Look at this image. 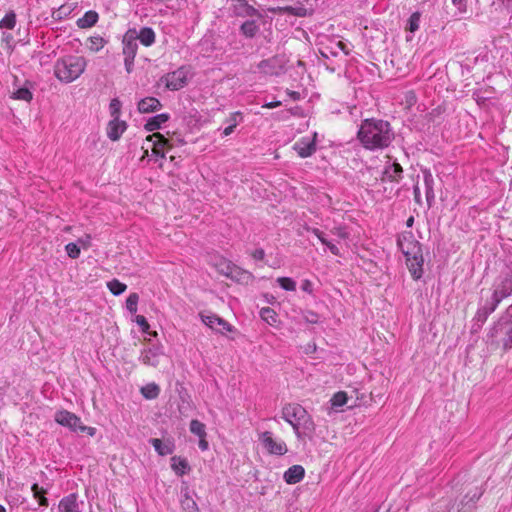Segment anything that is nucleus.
<instances>
[{
  "label": "nucleus",
  "instance_id": "f257e3e1",
  "mask_svg": "<svg viewBox=\"0 0 512 512\" xmlns=\"http://www.w3.org/2000/svg\"><path fill=\"white\" fill-rule=\"evenodd\" d=\"M357 136L363 147L369 150L388 147L393 139L389 123L373 119L362 122Z\"/></svg>",
  "mask_w": 512,
  "mask_h": 512
},
{
  "label": "nucleus",
  "instance_id": "f03ea898",
  "mask_svg": "<svg viewBox=\"0 0 512 512\" xmlns=\"http://www.w3.org/2000/svg\"><path fill=\"white\" fill-rule=\"evenodd\" d=\"M398 246L406 257V265L414 280H418L423 275V254L421 244L414 239L411 232L403 233L398 238Z\"/></svg>",
  "mask_w": 512,
  "mask_h": 512
},
{
  "label": "nucleus",
  "instance_id": "7ed1b4c3",
  "mask_svg": "<svg viewBox=\"0 0 512 512\" xmlns=\"http://www.w3.org/2000/svg\"><path fill=\"white\" fill-rule=\"evenodd\" d=\"M86 67L87 61L84 57L68 55L56 61L54 75L63 83H71L84 73Z\"/></svg>",
  "mask_w": 512,
  "mask_h": 512
},
{
  "label": "nucleus",
  "instance_id": "20e7f679",
  "mask_svg": "<svg viewBox=\"0 0 512 512\" xmlns=\"http://www.w3.org/2000/svg\"><path fill=\"white\" fill-rule=\"evenodd\" d=\"M306 410L299 404L289 403L282 408V418L289 423L297 438L302 439L301 424L305 419Z\"/></svg>",
  "mask_w": 512,
  "mask_h": 512
},
{
  "label": "nucleus",
  "instance_id": "39448f33",
  "mask_svg": "<svg viewBox=\"0 0 512 512\" xmlns=\"http://www.w3.org/2000/svg\"><path fill=\"white\" fill-rule=\"evenodd\" d=\"M54 419L58 424L69 428L73 432H86L90 436H94L96 433V429L94 427L83 425L78 416L67 410L58 411L55 414Z\"/></svg>",
  "mask_w": 512,
  "mask_h": 512
},
{
  "label": "nucleus",
  "instance_id": "423d86ee",
  "mask_svg": "<svg viewBox=\"0 0 512 512\" xmlns=\"http://www.w3.org/2000/svg\"><path fill=\"white\" fill-rule=\"evenodd\" d=\"M191 71L189 66H181L173 72L165 74L161 81L170 91H178L184 88L189 81Z\"/></svg>",
  "mask_w": 512,
  "mask_h": 512
},
{
  "label": "nucleus",
  "instance_id": "0eeeda50",
  "mask_svg": "<svg viewBox=\"0 0 512 512\" xmlns=\"http://www.w3.org/2000/svg\"><path fill=\"white\" fill-rule=\"evenodd\" d=\"M137 50L138 44L136 41V36H134L133 33H129L127 31L123 37V54L125 56V68L128 73H131L133 70L134 59L136 57Z\"/></svg>",
  "mask_w": 512,
  "mask_h": 512
},
{
  "label": "nucleus",
  "instance_id": "6e6552de",
  "mask_svg": "<svg viewBox=\"0 0 512 512\" xmlns=\"http://www.w3.org/2000/svg\"><path fill=\"white\" fill-rule=\"evenodd\" d=\"M259 440L269 454L284 455L288 451L285 442L274 439L272 433L269 431L261 433Z\"/></svg>",
  "mask_w": 512,
  "mask_h": 512
},
{
  "label": "nucleus",
  "instance_id": "1a4fd4ad",
  "mask_svg": "<svg viewBox=\"0 0 512 512\" xmlns=\"http://www.w3.org/2000/svg\"><path fill=\"white\" fill-rule=\"evenodd\" d=\"M512 294V276L508 275L504 277L498 286L495 288L492 295V303L489 307V312L495 310L497 305L502 301V299L508 297Z\"/></svg>",
  "mask_w": 512,
  "mask_h": 512
},
{
  "label": "nucleus",
  "instance_id": "9d476101",
  "mask_svg": "<svg viewBox=\"0 0 512 512\" xmlns=\"http://www.w3.org/2000/svg\"><path fill=\"white\" fill-rule=\"evenodd\" d=\"M146 140L153 141L152 153L158 157L164 158L172 149L171 142L159 132L147 136Z\"/></svg>",
  "mask_w": 512,
  "mask_h": 512
},
{
  "label": "nucleus",
  "instance_id": "9b49d317",
  "mask_svg": "<svg viewBox=\"0 0 512 512\" xmlns=\"http://www.w3.org/2000/svg\"><path fill=\"white\" fill-rule=\"evenodd\" d=\"M127 127L126 121L121 120L120 118L111 119L106 128L107 137L111 141H118L122 134L127 130Z\"/></svg>",
  "mask_w": 512,
  "mask_h": 512
},
{
  "label": "nucleus",
  "instance_id": "f8f14e48",
  "mask_svg": "<svg viewBox=\"0 0 512 512\" xmlns=\"http://www.w3.org/2000/svg\"><path fill=\"white\" fill-rule=\"evenodd\" d=\"M293 148L301 158L309 157L316 151L315 138L303 137L295 142Z\"/></svg>",
  "mask_w": 512,
  "mask_h": 512
},
{
  "label": "nucleus",
  "instance_id": "ddd939ff",
  "mask_svg": "<svg viewBox=\"0 0 512 512\" xmlns=\"http://www.w3.org/2000/svg\"><path fill=\"white\" fill-rule=\"evenodd\" d=\"M162 356L163 351L161 348L149 347L141 352L140 361L145 365L157 367Z\"/></svg>",
  "mask_w": 512,
  "mask_h": 512
},
{
  "label": "nucleus",
  "instance_id": "4468645a",
  "mask_svg": "<svg viewBox=\"0 0 512 512\" xmlns=\"http://www.w3.org/2000/svg\"><path fill=\"white\" fill-rule=\"evenodd\" d=\"M234 11L237 16L240 17H251V18H262V14L250 5L247 0H240L234 5Z\"/></svg>",
  "mask_w": 512,
  "mask_h": 512
},
{
  "label": "nucleus",
  "instance_id": "2eb2a0df",
  "mask_svg": "<svg viewBox=\"0 0 512 512\" xmlns=\"http://www.w3.org/2000/svg\"><path fill=\"white\" fill-rule=\"evenodd\" d=\"M227 278L240 283V284H249L253 281L254 276L251 272L244 270L235 264H233L231 270L229 271Z\"/></svg>",
  "mask_w": 512,
  "mask_h": 512
},
{
  "label": "nucleus",
  "instance_id": "dca6fc26",
  "mask_svg": "<svg viewBox=\"0 0 512 512\" xmlns=\"http://www.w3.org/2000/svg\"><path fill=\"white\" fill-rule=\"evenodd\" d=\"M129 33H133L136 36V41L139 40L140 43L145 47H150L154 44L156 35L152 28L143 27L137 32L135 29H129Z\"/></svg>",
  "mask_w": 512,
  "mask_h": 512
},
{
  "label": "nucleus",
  "instance_id": "f3484780",
  "mask_svg": "<svg viewBox=\"0 0 512 512\" xmlns=\"http://www.w3.org/2000/svg\"><path fill=\"white\" fill-rule=\"evenodd\" d=\"M149 443L154 447L155 451L160 456L170 455L174 452L175 449L174 443L169 439L163 441L158 438H151Z\"/></svg>",
  "mask_w": 512,
  "mask_h": 512
},
{
  "label": "nucleus",
  "instance_id": "a211bd4d",
  "mask_svg": "<svg viewBox=\"0 0 512 512\" xmlns=\"http://www.w3.org/2000/svg\"><path fill=\"white\" fill-rule=\"evenodd\" d=\"M210 264L217 270L219 274L225 277H227L233 266V263L230 260L219 255L211 257Z\"/></svg>",
  "mask_w": 512,
  "mask_h": 512
},
{
  "label": "nucleus",
  "instance_id": "6ab92c4d",
  "mask_svg": "<svg viewBox=\"0 0 512 512\" xmlns=\"http://www.w3.org/2000/svg\"><path fill=\"white\" fill-rule=\"evenodd\" d=\"M305 475V470L301 465H293L284 473V480L288 484H296L300 482Z\"/></svg>",
  "mask_w": 512,
  "mask_h": 512
},
{
  "label": "nucleus",
  "instance_id": "aec40b11",
  "mask_svg": "<svg viewBox=\"0 0 512 512\" xmlns=\"http://www.w3.org/2000/svg\"><path fill=\"white\" fill-rule=\"evenodd\" d=\"M162 107L161 102L155 97H146L139 101L138 111L140 113H151Z\"/></svg>",
  "mask_w": 512,
  "mask_h": 512
},
{
  "label": "nucleus",
  "instance_id": "412c9836",
  "mask_svg": "<svg viewBox=\"0 0 512 512\" xmlns=\"http://www.w3.org/2000/svg\"><path fill=\"white\" fill-rule=\"evenodd\" d=\"M59 512H80L76 494H70L61 499Z\"/></svg>",
  "mask_w": 512,
  "mask_h": 512
},
{
  "label": "nucleus",
  "instance_id": "4be33fe9",
  "mask_svg": "<svg viewBox=\"0 0 512 512\" xmlns=\"http://www.w3.org/2000/svg\"><path fill=\"white\" fill-rule=\"evenodd\" d=\"M207 324V322H205ZM208 327L220 334L227 335L230 338H234L233 335L229 334H235L236 331L234 327L230 324V322H209Z\"/></svg>",
  "mask_w": 512,
  "mask_h": 512
},
{
  "label": "nucleus",
  "instance_id": "5701e85b",
  "mask_svg": "<svg viewBox=\"0 0 512 512\" xmlns=\"http://www.w3.org/2000/svg\"><path fill=\"white\" fill-rule=\"evenodd\" d=\"M170 116L167 113L158 114L150 118L144 125L145 130L152 132L161 127L162 124L169 120Z\"/></svg>",
  "mask_w": 512,
  "mask_h": 512
},
{
  "label": "nucleus",
  "instance_id": "b1692460",
  "mask_svg": "<svg viewBox=\"0 0 512 512\" xmlns=\"http://www.w3.org/2000/svg\"><path fill=\"white\" fill-rule=\"evenodd\" d=\"M182 508L188 512H197L198 506L195 500L191 497L189 489L186 487L182 489V499H181Z\"/></svg>",
  "mask_w": 512,
  "mask_h": 512
},
{
  "label": "nucleus",
  "instance_id": "393cba45",
  "mask_svg": "<svg viewBox=\"0 0 512 512\" xmlns=\"http://www.w3.org/2000/svg\"><path fill=\"white\" fill-rule=\"evenodd\" d=\"M98 21V14L95 11H87L83 17L77 20L79 28H90L94 26Z\"/></svg>",
  "mask_w": 512,
  "mask_h": 512
},
{
  "label": "nucleus",
  "instance_id": "a878e982",
  "mask_svg": "<svg viewBox=\"0 0 512 512\" xmlns=\"http://www.w3.org/2000/svg\"><path fill=\"white\" fill-rule=\"evenodd\" d=\"M171 468L177 475L182 476L189 470V465L185 459L173 456L171 458Z\"/></svg>",
  "mask_w": 512,
  "mask_h": 512
},
{
  "label": "nucleus",
  "instance_id": "bb28decb",
  "mask_svg": "<svg viewBox=\"0 0 512 512\" xmlns=\"http://www.w3.org/2000/svg\"><path fill=\"white\" fill-rule=\"evenodd\" d=\"M240 31L245 37L253 38L259 31V26L254 20H248L241 25Z\"/></svg>",
  "mask_w": 512,
  "mask_h": 512
},
{
  "label": "nucleus",
  "instance_id": "cd10ccee",
  "mask_svg": "<svg viewBox=\"0 0 512 512\" xmlns=\"http://www.w3.org/2000/svg\"><path fill=\"white\" fill-rule=\"evenodd\" d=\"M403 169L399 163H392L385 169L386 176L391 181H399L402 177Z\"/></svg>",
  "mask_w": 512,
  "mask_h": 512
},
{
  "label": "nucleus",
  "instance_id": "c85d7f7f",
  "mask_svg": "<svg viewBox=\"0 0 512 512\" xmlns=\"http://www.w3.org/2000/svg\"><path fill=\"white\" fill-rule=\"evenodd\" d=\"M106 44V41L103 37L101 36H92L90 38L87 39V42H86V47L91 51V52H98L100 51Z\"/></svg>",
  "mask_w": 512,
  "mask_h": 512
},
{
  "label": "nucleus",
  "instance_id": "c756f323",
  "mask_svg": "<svg viewBox=\"0 0 512 512\" xmlns=\"http://www.w3.org/2000/svg\"><path fill=\"white\" fill-rule=\"evenodd\" d=\"M160 388L155 383H149L141 388V394L144 398L152 400L159 396Z\"/></svg>",
  "mask_w": 512,
  "mask_h": 512
},
{
  "label": "nucleus",
  "instance_id": "7c9ffc66",
  "mask_svg": "<svg viewBox=\"0 0 512 512\" xmlns=\"http://www.w3.org/2000/svg\"><path fill=\"white\" fill-rule=\"evenodd\" d=\"M315 430V425L308 413L306 412L305 419L303 418L301 424L302 439L305 437H311Z\"/></svg>",
  "mask_w": 512,
  "mask_h": 512
},
{
  "label": "nucleus",
  "instance_id": "2f4dec72",
  "mask_svg": "<svg viewBox=\"0 0 512 512\" xmlns=\"http://www.w3.org/2000/svg\"><path fill=\"white\" fill-rule=\"evenodd\" d=\"M33 492V496L38 499L39 504L41 506L47 507L49 505L48 499L44 496L46 494V490L42 487H39L38 484H33L31 487Z\"/></svg>",
  "mask_w": 512,
  "mask_h": 512
},
{
  "label": "nucleus",
  "instance_id": "473e14b6",
  "mask_svg": "<svg viewBox=\"0 0 512 512\" xmlns=\"http://www.w3.org/2000/svg\"><path fill=\"white\" fill-rule=\"evenodd\" d=\"M16 25V14L13 11L7 13L0 21L1 29L12 30Z\"/></svg>",
  "mask_w": 512,
  "mask_h": 512
},
{
  "label": "nucleus",
  "instance_id": "72a5a7b5",
  "mask_svg": "<svg viewBox=\"0 0 512 512\" xmlns=\"http://www.w3.org/2000/svg\"><path fill=\"white\" fill-rule=\"evenodd\" d=\"M107 287L109 289V291L113 294V295H120L122 294L123 292L126 291L127 289V285L120 282L119 280L117 279H113L111 281H109L107 283Z\"/></svg>",
  "mask_w": 512,
  "mask_h": 512
},
{
  "label": "nucleus",
  "instance_id": "f704fd0d",
  "mask_svg": "<svg viewBox=\"0 0 512 512\" xmlns=\"http://www.w3.org/2000/svg\"><path fill=\"white\" fill-rule=\"evenodd\" d=\"M348 403V396L346 392L340 391L333 395L331 398V405L334 408L342 407Z\"/></svg>",
  "mask_w": 512,
  "mask_h": 512
},
{
  "label": "nucleus",
  "instance_id": "c9c22d12",
  "mask_svg": "<svg viewBox=\"0 0 512 512\" xmlns=\"http://www.w3.org/2000/svg\"><path fill=\"white\" fill-rule=\"evenodd\" d=\"M190 431L199 438L206 437L205 425L198 420H192L190 422Z\"/></svg>",
  "mask_w": 512,
  "mask_h": 512
},
{
  "label": "nucleus",
  "instance_id": "e433bc0d",
  "mask_svg": "<svg viewBox=\"0 0 512 512\" xmlns=\"http://www.w3.org/2000/svg\"><path fill=\"white\" fill-rule=\"evenodd\" d=\"M277 283L285 291H295L296 282L290 277H278Z\"/></svg>",
  "mask_w": 512,
  "mask_h": 512
},
{
  "label": "nucleus",
  "instance_id": "4c0bfd02",
  "mask_svg": "<svg viewBox=\"0 0 512 512\" xmlns=\"http://www.w3.org/2000/svg\"><path fill=\"white\" fill-rule=\"evenodd\" d=\"M283 12L297 17H304L307 15V9L303 6H283Z\"/></svg>",
  "mask_w": 512,
  "mask_h": 512
},
{
  "label": "nucleus",
  "instance_id": "58836bf2",
  "mask_svg": "<svg viewBox=\"0 0 512 512\" xmlns=\"http://www.w3.org/2000/svg\"><path fill=\"white\" fill-rule=\"evenodd\" d=\"M122 103L118 98H114L110 101L109 112L112 119L120 118Z\"/></svg>",
  "mask_w": 512,
  "mask_h": 512
},
{
  "label": "nucleus",
  "instance_id": "ea45409f",
  "mask_svg": "<svg viewBox=\"0 0 512 512\" xmlns=\"http://www.w3.org/2000/svg\"><path fill=\"white\" fill-rule=\"evenodd\" d=\"M420 17L421 15L419 12H414L408 20L406 29L412 33L417 31L419 29Z\"/></svg>",
  "mask_w": 512,
  "mask_h": 512
},
{
  "label": "nucleus",
  "instance_id": "a19ab883",
  "mask_svg": "<svg viewBox=\"0 0 512 512\" xmlns=\"http://www.w3.org/2000/svg\"><path fill=\"white\" fill-rule=\"evenodd\" d=\"M138 301H139V296L137 293H131L127 299H126V308L131 312V313H136L137 311V305H138Z\"/></svg>",
  "mask_w": 512,
  "mask_h": 512
},
{
  "label": "nucleus",
  "instance_id": "79ce46f5",
  "mask_svg": "<svg viewBox=\"0 0 512 512\" xmlns=\"http://www.w3.org/2000/svg\"><path fill=\"white\" fill-rule=\"evenodd\" d=\"M14 98L29 102L32 99V93L27 88H19L14 92Z\"/></svg>",
  "mask_w": 512,
  "mask_h": 512
},
{
  "label": "nucleus",
  "instance_id": "37998d69",
  "mask_svg": "<svg viewBox=\"0 0 512 512\" xmlns=\"http://www.w3.org/2000/svg\"><path fill=\"white\" fill-rule=\"evenodd\" d=\"M65 250L68 254V256L72 259H76L80 255V248L75 243H68L65 246Z\"/></svg>",
  "mask_w": 512,
  "mask_h": 512
},
{
  "label": "nucleus",
  "instance_id": "c03bdc74",
  "mask_svg": "<svg viewBox=\"0 0 512 512\" xmlns=\"http://www.w3.org/2000/svg\"><path fill=\"white\" fill-rule=\"evenodd\" d=\"M275 316H276V312L274 311V309H272L270 307H263L260 310L261 320L274 319Z\"/></svg>",
  "mask_w": 512,
  "mask_h": 512
},
{
  "label": "nucleus",
  "instance_id": "a18cd8bd",
  "mask_svg": "<svg viewBox=\"0 0 512 512\" xmlns=\"http://www.w3.org/2000/svg\"><path fill=\"white\" fill-rule=\"evenodd\" d=\"M331 233L333 235H336L337 237L341 238V239H347L349 237V233L348 231L346 230L345 227L343 226H338V227H334L332 230H331Z\"/></svg>",
  "mask_w": 512,
  "mask_h": 512
},
{
  "label": "nucleus",
  "instance_id": "49530a36",
  "mask_svg": "<svg viewBox=\"0 0 512 512\" xmlns=\"http://www.w3.org/2000/svg\"><path fill=\"white\" fill-rule=\"evenodd\" d=\"M321 243L325 245L333 255L340 256L341 253L339 248L331 241H329L327 238H325Z\"/></svg>",
  "mask_w": 512,
  "mask_h": 512
},
{
  "label": "nucleus",
  "instance_id": "de8ad7c7",
  "mask_svg": "<svg viewBox=\"0 0 512 512\" xmlns=\"http://www.w3.org/2000/svg\"><path fill=\"white\" fill-rule=\"evenodd\" d=\"M501 330H505L507 334V339L504 342L505 348H510L512 346V326L502 327Z\"/></svg>",
  "mask_w": 512,
  "mask_h": 512
},
{
  "label": "nucleus",
  "instance_id": "09e8293b",
  "mask_svg": "<svg viewBox=\"0 0 512 512\" xmlns=\"http://www.w3.org/2000/svg\"><path fill=\"white\" fill-rule=\"evenodd\" d=\"M301 290L307 294H312L314 291L313 283L309 279H304L301 283Z\"/></svg>",
  "mask_w": 512,
  "mask_h": 512
},
{
  "label": "nucleus",
  "instance_id": "8fccbe9b",
  "mask_svg": "<svg viewBox=\"0 0 512 512\" xmlns=\"http://www.w3.org/2000/svg\"><path fill=\"white\" fill-rule=\"evenodd\" d=\"M140 326V330L143 332V333H147L151 336H156L157 335V332L156 331H153V332H150V325H149V322H137Z\"/></svg>",
  "mask_w": 512,
  "mask_h": 512
},
{
  "label": "nucleus",
  "instance_id": "3c124183",
  "mask_svg": "<svg viewBox=\"0 0 512 512\" xmlns=\"http://www.w3.org/2000/svg\"><path fill=\"white\" fill-rule=\"evenodd\" d=\"M452 2L458 8L460 13H465L467 11V0H452Z\"/></svg>",
  "mask_w": 512,
  "mask_h": 512
},
{
  "label": "nucleus",
  "instance_id": "603ef678",
  "mask_svg": "<svg viewBox=\"0 0 512 512\" xmlns=\"http://www.w3.org/2000/svg\"><path fill=\"white\" fill-rule=\"evenodd\" d=\"M306 230L314 234L320 240V242H322L326 238L324 233L320 231L318 228L307 227Z\"/></svg>",
  "mask_w": 512,
  "mask_h": 512
},
{
  "label": "nucleus",
  "instance_id": "864d4df0",
  "mask_svg": "<svg viewBox=\"0 0 512 512\" xmlns=\"http://www.w3.org/2000/svg\"><path fill=\"white\" fill-rule=\"evenodd\" d=\"M252 256L256 260H263L265 257V252L263 249H257L253 252Z\"/></svg>",
  "mask_w": 512,
  "mask_h": 512
},
{
  "label": "nucleus",
  "instance_id": "5fc2aeb1",
  "mask_svg": "<svg viewBox=\"0 0 512 512\" xmlns=\"http://www.w3.org/2000/svg\"><path fill=\"white\" fill-rule=\"evenodd\" d=\"M281 104H282L281 101L268 102L263 105V108L272 109V108L279 107Z\"/></svg>",
  "mask_w": 512,
  "mask_h": 512
},
{
  "label": "nucleus",
  "instance_id": "6e6d98bb",
  "mask_svg": "<svg viewBox=\"0 0 512 512\" xmlns=\"http://www.w3.org/2000/svg\"><path fill=\"white\" fill-rule=\"evenodd\" d=\"M337 47L341 49L346 55L350 53L348 46L342 41L337 42Z\"/></svg>",
  "mask_w": 512,
  "mask_h": 512
},
{
  "label": "nucleus",
  "instance_id": "4d7b16f0",
  "mask_svg": "<svg viewBox=\"0 0 512 512\" xmlns=\"http://www.w3.org/2000/svg\"><path fill=\"white\" fill-rule=\"evenodd\" d=\"M236 125H237V123H236V122H234L233 124H231V125H229L228 127H226V128L224 129V131H223V134H224L225 136L230 135V134L234 131V129H235V127H236Z\"/></svg>",
  "mask_w": 512,
  "mask_h": 512
},
{
  "label": "nucleus",
  "instance_id": "13d9d810",
  "mask_svg": "<svg viewBox=\"0 0 512 512\" xmlns=\"http://www.w3.org/2000/svg\"><path fill=\"white\" fill-rule=\"evenodd\" d=\"M199 447H200V449H201L202 451L207 450V448H208V442L206 441V439H205V438H200V440H199Z\"/></svg>",
  "mask_w": 512,
  "mask_h": 512
},
{
  "label": "nucleus",
  "instance_id": "bf43d9fd",
  "mask_svg": "<svg viewBox=\"0 0 512 512\" xmlns=\"http://www.w3.org/2000/svg\"><path fill=\"white\" fill-rule=\"evenodd\" d=\"M269 11L272 12V13L285 14L283 12V7L270 8Z\"/></svg>",
  "mask_w": 512,
  "mask_h": 512
},
{
  "label": "nucleus",
  "instance_id": "052dcab7",
  "mask_svg": "<svg viewBox=\"0 0 512 512\" xmlns=\"http://www.w3.org/2000/svg\"><path fill=\"white\" fill-rule=\"evenodd\" d=\"M414 224V217L413 216H410L407 221H406V226L407 227H412V225Z\"/></svg>",
  "mask_w": 512,
  "mask_h": 512
},
{
  "label": "nucleus",
  "instance_id": "680f3d73",
  "mask_svg": "<svg viewBox=\"0 0 512 512\" xmlns=\"http://www.w3.org/2000/svg\"><path fill=\"white\" fill-rule=\"evenodd\" d=\"M289 95H290L293 99H295V100L299 99V97H300V94H299L298 92H296V91H291V92H289Z\"/></svg>",
  "mask_w": 512,
  "mask_h": 512
},
{
  "label": "nucleus",
  "instance_id": "e2e57ef3",
  "mask_svg": "<svg viewBox=\"0 0 512 512\" xmlns=\"http://www.w3.org/2000/svg\"><path fill=\"white\" fill-rule=\"evenodd\" d=\"M269 64V60H263L260 62L259 67L264 69Z\"/></svg>",
  "mask_w": 512,
  "mask_h": 512
},
{
  "label": "nucleus",
  "instance_id": "0e129e2a",
  "mask_svg": "<svg viewBox=\"0 0 512 512\" xmlns=\"http://www.w3.org/2000/svg\"><path fill=\"white\" fill-rule=\"evenodd\" d=\"M414 194H415V199L418 201V197H419V189H418V187H416L414 189Z\"/></svg>",
  "mask_w": 512,
  "mask_h": 512
},
{
  "label": "nucleus",
  "instance_id": "69168bd1",
  "mask_svg": "<svg viewBox=\"0 0 512 512\" xmlns=\"http://www.w3.org/2000/svg\"><path fill=\"white\" fill-rule=\"evenodd\" d=\"M135 320H141V321H144L146 320V318L144 316H141V315H138L136 316V319Z\"/></svg>",
  "mask_w": 512,
  "mask_h": 512
},
{
  "label": "nucleus",
  "instance_id": "338daca9",
  "mask_svg": "<svg viewBox=\"0 0 512 512\" xmlns=\"http://www.w3.org/2000/svg\"><path fill=\"white\" fill-rule=\"evenodd\" d=\"M148 155V149H145L141 159H144Z\"/></svg>",
  "mask_w": 512,
  "mask_h": 512
},
{
  "label": "nucleus",
  "instance_id": "774afa93",
  "mask_svg": "<svg viewBox=\"0 0 512 512\" xmlns=\"http://www.w3.org/2000/svg\"><path fill=\"white\" fill-rule=\"evenodd\" d=\"M0 512H6V509L2 505H0Z\"/></svg>",
  "mask_w": 512,
  "mask_h": 512
}]
</instances>
